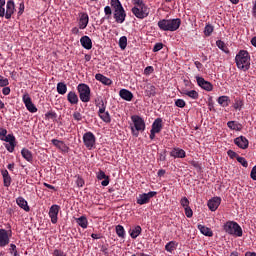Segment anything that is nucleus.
Instances as JSON below:
<instances>
[{"label": "nucleus", "instance_id": "nucleus-1", "mask_svg": "<svg viewBox=\"0 0 256 256\" xmlns=\"http://www.w3.org/2000/svg\"><path fill=\"white\" fill-rule=\"evenodd\" d=\"M235 61L238 69L249 71V68L251 67V56H249L247 50H240L235 57Z\"/></svg>", "mask_w": 256, "mask_h": 256}, {"label": "nucleus", "instance_id": "nucleus-2", "mask_svg": "<svg viewBox=\"0 0 256 256\" xmlns=\"http://www.w3.org/2000/svg\"><path fill=\"white\" fill-rule=\"evenodd\" d=\"M160 31H177L181 27V18L161 19L158 21Z\"/></svg>", "mask_w": 256, "mask_h": 256}, {"label": "nucleus", "instance_id": "nucleus-3", "mask_svg": "<svg viewBox=\"0 0 256 256\" xmlns=\"http://www.w3.org/2000/svg\"><path fill=\"white\" fill-rule=\"evenodd\" d=\"M111 7L114 9V19L116 23H124L125 17L127 14L125 13V9L123 5H121V1L119 0H111Z\"/></svg>", "mask_w": 256, "mask_h": 256}, {"label": "nucleus", "instance_id": "nucleus-4", "mask_svg": "<svg viewBox=\"0 0 256 256\" xmlns=\"http://www.w3.org/2000/svg\"><path fill=\"white\" fill-rule=\"evenodd\" d=\"M131 121L134 124V127L131 128L132 135L139 137V131H145V120L138 115H133Z\"/></svg>", "mask_w": 256, "mask_h": 256}, {"label": "nucleus", "instance_id": "nucleus-5", "mask_svg": "<svg viewBox=\"0 0 256 256\" xmlns=\"http://www.w3.org/2000/svg\"><path fill=\"white\" fill-rule=\"evenodd\" d=\"M77 89L82 103H89L91 101V88H89V85L79 84Z\"/></svg>", "mask_w": 256, "mask_h": 256}, {"label": "nucleus", "instance_id": "nucleus-6", "mask_svg": "<svg viewBox=\"0 0 256 256\" xmlns=\"http://www.w3.org/2000/svg\"><path fill=\"white\" fill-rule=\"evenodd\" d=\"M224 230L229 235H236V237H243V229L236 222H227L224 226Z\"/></svg>", "mask_w": 256, "mask_h": 256}, {"label": "nucleus", "instance_id": "nucleus-7", "mask_svg": "<svg viewBox=\"0 0 256 256\" xmlns=\"http://www.w3.org/2000/svg\"><path fill=\"white\" fill-rule=\"evenodd\" d=\"M132 13L137 19H145V17L149 16V7H147V5L134 6L132 8Z\"/></svg>", "mask_w": 256, "mask_h": 256}, {"label": "nucleus", "instance_id": "nucleus-8", "mask_svg": "<svg viewBox=\"0 0 256 256\" xmlns=\"http://www.w3.org/2000/svg\"><path fill=\"white\" fill-rule=\"evenodd\" d=\"M95 141H97V139L95 138V134H93V132H86L83 135V143L86 149H93V147H95Z\"/></svg>", "mask_w": 256, "mask_h": 256}, {"label": "nucleus", "instance_id": "nucleus-9", "mask_svg": "<svg viewBox=\"0 0 256 256\" xmlns=\"http://www.w3.org/2000/svg\"><path fill=\"white\" fill-rule=\"evenodd\" d=\"M22 101L29 113H37V106L33 104V100H31V96L29 95V93L23 94Z\"/></svg>", "mask_w": 256, "mask_h": 256}, {"label": "nucleus", "instance_id": "nucleus-10", "mask_svg": "<svg viewBox=\"0 0 256 256\" xmlns=\"http://www.w3.org/2000/svg\"><path fill=\"white\" fill-rule=\"evenodd\" d=\"M11 242V230L0 228V247H7Z\"/></svg>", "mask_w": 256, "mask_h": 256}, {"label": "nucleus", "instance_id": "nucleus-11", "mask_svg": "<svg viewBox=\"0 0 256 256\" xmlns=\"http://www.w3.org/2000/svg\"><path fill=\"white\" fill-rule=\"evenodd\" d=\"M155 195H157V192L155 191H150L148 193L140 194L136 202L138 205H147V203H149V201H151V199H153Z\"/></svg>", "mask_w": 256, "mask_h": 256}, {"label": "nucleus", "instance_id": "nucleus-12", "mask_svg": "<svg viewBox=\"0 0 256 256\" xmlns=\"http://www.w3.org/2000/svg\"><path fill=\"white\" fill-rule=\"evenodd\" d=\"M59 209H61V207L57 204H54L50 207L49 209V217L51 219V223H53V225L57 224L58 221V216H59Z\"/></svg>", "mask_w": 256, "mask_h": 256}, {"label": "nucleus", "instance_id": "nucleus-13", "mask_svg": "<svg viewBox=\"0 0 256 256\" xmlns=\"http://www.w3.org/2000/svg\"><path fill=\"white\" fill-rule=\"evenodd\" d=\"M197 85L204 89V91H211L213 89V84L211 82L205 80V78L196 76Z\"/></svg>", "mask_w": 256, "mask_h": 256}, {"label": "nucleus", "instance_id": "nucleus-14", "mask_svg": "<svg viewBox=\"0 0 256 256\" xmlns=\"http://www.w3.org/2000/svg\"><path fill=\"white\" fill-rule=\"evenodd\" d=\"M105 109V103L102 101V107L99 108L98 115L104 123H109L111 121V115H109V112H106Z\"/></svg>", "mask_w": 256, "mask_h": 256}, {"label": "nucleus", "instance_id": "nucleus-15", "mask_svg": "<svg viewBox=\"0 0 256 256\" xmlns=\"http://www.w3.org/2000/svg\"><path fill=\"white\" fill-rule=\"evenodd\" d=\"M144 93L146 97H155L157 95V87L151 83H146L144 85Z\"/></svg>", "mask_w": 256, "mask_h": 256}, {"label": "nucleus", "instance_id": "nucleus-16", "mask_svg": "<svg viewBox=\"0 0 256 256\" xmlns=\"http://www.w3.org/2000/svg\"><path fill=\"white\" fill-rule=\"evenodd\" d=\"M234 143L239 149H247L249 147V140L245 136L235 138Z\"/></svg>", "mask_w": 256, "mask_h": 256}, {"label": "nucleus", "instance_id": "nucleus-17", "mask_svg": "<svg viewBox=\"0 0 256 256\" xmlns=\"http://www.w3.org/2000/svg\"><path fill=\"white\" fill-rule=\"evenodd\" d=\"M220 205H221V197H213L208 201V209H210V211H217Z\"/></svg>", "mask_w": 256, "mask_h": 256}, {"label": "nucleus", "instance_id": "nucleus-18", "mask_svg": "<svg viewBox=\"0 0 256 256\" xmlns=\"http://www.w3.org/2000/svg\"><path fill=\"white\" fill-rule=\"evenodd\" d=\"M170 156L174 157V159H185V157H187V153L181 148H174L170 152Z\"/></svg>", "mask_w": 256, "mask_h": 256}, {"label": "nucleus", "instance_id": "nucleus-19", "mask_svg": "<svg viewBox=\"0 0 256 256\" xmlns=\"http://www.w3.org/2000/svg\"><path fill=\"white\" fill-rule=\"evenodd\" d=\"M78 25L79 29H87V25H89V14L85 12L81 13Z\"/></svg>", "mask_w": 256, "mask_h": 256}, {"label": "nucleus", "instance_id": "nucleus-20", "mask_svg": "<svg viewBox=\"0 0 256 256\" xmlns=\"http://www.w3.org/2000/svg\"><path fill=\"white\" fill-rule=\"evenodd\" d=\"M13 13H15V2H13V0H9L6 4L5 19H11Z\"/></svg>", "mask_w": 256, "mask_h": 256}, {"label": "nucleus", "instance_id": "nucleus-21", "mask_svg": "<svg viewBox=\"0 0 256 256\" xmlns=\"http://www.w3.org/2000/svg\"><path fill=\"white\" fill-rule=\"evenodd\" d=\"M52 145L54 147H57V149H60V151H64V153H67L69 151V148L65 142L58 140V139H52L51 140Z\"/></svg>", "mask_w": 256, "mask_h": 256}, {"label": "nucleus", "instance_id": "nucleus-22", "mask_svg": "<svg viewBox=\"0 0 256 256\" xmlns=\"http://www.w3.org/2000/svg\"><path fill=\"white\" fill-rule=\"evenodd\" d=\"M80 43H81L82 47L84 49H87L88 51L90 49H93V41L91 40V38H89V36H82L80 38Z\"/></svg>", "mask_w": 256, "mask_h": 256}, {"label": "nucleus", "instance_id": "nucleus-23", "mask_svg": "<svg viewBox=\"0 0 256 256\" xmlns=\"http://www.w3.org/2000/svg\"><path fill=\"white\" fill-rule=\"evenodd\" d=\"M16 203L18 205V207H20V209H23L26 212L31 211V208L29 207V204L27 203V200H25V198L23 197H18L16 199Z\"/></svg>", "mask_w": 256, "mask_h": 256}, {"label": "nucleus", "instance_id": "nucleus-24", "mask_svg": "<svg viewBox=\"0 0 256 256\" xmlns=\"http://www.w3.org/2000/svg\"><path fill=\"white\" fill-rule=\"evenodd\" d=\"M95 79L96 81H100V83H102L103 85H107V86L113 85V80H111L107 76H104L101 73L96 74Z\"/></svg>", "mask_w": 256, "mask_h": 256}, {"label": "nucleus", "instance_id": "nucleus-25", "mask_svg": "<svg viewBox=\"0 0 256 256\" xmlns=\"http://www.w3.org/2000/svg\"><path fill=\"white\" fill-rule=\"evenodd\" d=\"M97 180L102 181V187H107V185H109V176L105 175L103 170H99V172L97 173Z\"/></svg>", "mask_w": 256, "mask_h": 256}, {"label": "nucleus", "instance_id": "nucleus-26", "mask_svg": "<svg viewBox=\"0 0 256 256\" xmlns=\"http://www.w3.org/2000/svg\"><path fill=\"white\" fill-rule=\"evenodd\" d=\"M119 96L121 97V99H123L124 101H133V94L131 91L127 90V89H121L119 91Z\"/></svg>", "mask_w": 256, "mask_h": 256}, {"label": "nucleus", "instance_id": "nucleus-27", "mask_svg": "<svg viewBox=\"0 0 256 256\" xmlns=\"http://www.w3.org/2000/svg\"><path fill=\"white\" fill-rule=\"evenodd\" d=\"M161 129H163V119L157 118L152 124L151 131L161 133Z\"/></svg>", "mask_w": 256, "mask_h": 256}, {"label": "nucleus", "instance_id": "nucleus-28", "mask_svg": "<svg viewBox=\"0 0 256 256\" xmlns=\"http://www.w3.org/2000/svg\"><path fill=\"white\" fill-rule=\"evenodd\" d=\"M1 175L3 177V185L4 187H11V175H9V171L1 170Z\"/></svg>", "mask_w": 256, "mask_h": 256}, {"label": "nucleus", "instance_id": "nucleus-29", "mask_svg": "<svg viewBox=\"0 0 256 256\" xmlns=\"http://www.w3.org/2000/svg\"><path fill=\"white\" fill-rule=\"evenodd\" d=\"M67 101L71 105H77L79 103V96H77V93L70 91L67 95Z\"/></svg>", "mask_w": 256, "mask_h": 256}, {"label": "nucleus", "instance_id": "nucleus-30", "mask_svg": "<svg viewBox=\"0 0 256 256\" xmlns=\"http://www.w3.org/2000/svg\"><path fill=\"white\" fill-rule=\"evenodd\" d=\"M21 155L26 161H28V163L33 162V153L29 151V149L23 148L21 150Z\"/></svg>", "mask_w": 256, "mask_h": 256}, {"label": "nucleus", "instance_id": "nucleus-31", "mask_svg": "<svg viewBox=\"0 0 256 256\" xmlns=\"http://www.w3.org/2000/svg\"><path fill=\"white\" fill-rule=\"evenodd\" d=\"M198 229L200 233H202V235H205L206 237H213V231L211 230V228L199 224Z\"/></svg>", "mask_w": 256, "mask_h": 256}, {"label": "nucleus", "instance_id": "nucleus-32", "mask_svg": "<svg viewBox=\"0 0 256 256\" xmlns=\"http://www.w3.org/2000/svg\"><path fill=\"white\" fill-rule=\"evenodd\" d=\"M183 95H186V97H190V99L197 100L199 99V92L196 90H182L181 92Z\"/></svg>", "mask_w": 256, "mask_h": 256}, {"label": "nucleus", "instance_id": "nucleus-33", "mask_svg": "<svg viewBox=\"0 0 256 256\" xmlns=\"http://www.w3.org/2000/svg\"><path fill=\"white\" fill-rule=\"evenodd\" d=\"M227 127L229 129H231L232 131H241V129H243V125H241L240 123H237L235 121H228Z\"/></svg>", "mask_w": 256, "mask_h": 256}, {"label": "nucleus", "instance_id": "nucleus-34", "mask_svg": "<svg viewBox=\"0 0 256 256\" xmlns=\"http://www.w3.org/2000/svg\"><path fill=\"white\" fill-rule=\"evenodd\" d=\"M217 103H219L222 107H229L231 99L229 98V96H220L217 99Z\"/></svg>", "mask_w": 256, "mask_h": 256}, {"label": "nucleus", "instance_id": "nucleus-35", "mask_svg": "<svg viewBox=\"0 0 256 256\" xmlns=\"http://www.w3.org/2000/svg\"><path fill=\"white\" fill-rule=\"evenodd\" d=\"M141 231H142L141 226L134 227L129 231L130 237L132 239H137L141 235Z\"/></svg>", "mask_w": 256, "mask_h": 256}, {"label": "nucleus", "instance_id": "nucleus-36", "mask_svg": "<svg viewBox=\"0 0 256 256\" xmlns=\"http://www.w3.org/2000/svg\"><path fill=\"white\" fill-rule=\"evenodd\" d=\"M179 243H177V241H170L165 245V250L168 253H171L172 251H175V249H177Z\"/></svg>", "mask_w": 256, "mask_h": 256}, {"label": "nucleus", "instance_id": "nucleus-37", "mask_svg": "<svg viewBox=\"0 0 256 256\" xmlns=\"http://www.w3.org/2000/svg\"><path fill=\"white\" fill-rule=\"evenodd\" d=\"M76 223H78V225L80 227H82V229H87L89 222L87 221V217L85 216H81L79 218L76 219Z\"/></svg>", "mask_w": 256, "mask_h": 256}, {"label": "nucleus", "instance_id": "nucleus-38", "mask_svg": "<svg viewBox=\"0 0 256 256\" xmlns=\"http://www.w3.org/2000/svg\"><path fill=\"white\" fill-rule=\"evenodd\" d=\"M57 93H59V95H65V93H67V84L59 82L57 84Z\"/></svg>", "mask_w": 256, "mask_h": 256}, {"label": "nucleus", "instance_id": "nucleus-39", "mask_svg": "<svg viewBox=\"0 0 256 256\" xmlns=\"http://www.w3.org/2000/svg\"><path fill=\"white\" fill-rule=\"evenodd\" d=\"M233 108L236 111H241V109L243 108V100H241V98H236L235 102H234V105H233Z\"/></svg>", "mask_w": 256, "mask_h": 256}, {"label": "nucleus", "instance_id": "nucleus-40", "mask_svg": "<svg viewBox=\"0 0 256 256\" xmlns=\"http://www.w3.org/2000/svg\"><path fill=\"white\" fill-rule=\"evenodd\" d=\"M0 141H5V143H15L17 140L15 138V135L8 134L4 138H2Z\"/></svg>", "mask_w": 256, "mask_h": 256}, {"label": "nucleus", "instance_id": "nucleus-41", "mask_svg": "<svg viewBox=\"0 0 256 256\" xmlns=\"http://www.w3.org/2000/svg\"><path fill=\"white\" fill-rule=\"evenodd\" d=\"M119 47L122 50L127 49V37L126 36H122L119 39Z\"/></svg>", "mask_w": 256, "mask_h": 256}, {"label": "nucleus", "instance_id": "nucleus-42", "mask_svg": "<svg viewBox=\"0 0 256 256\" xmlns=\"http://www.w3.org/2000/svg\"><path fill=\"white\" fill-rule=\"evenodd\" d=\"M116 234L118 237H121L122 239L125 238V228L121 225L116 226Z\"/></svg>", "mask_w": 256, "mask_h": 256}, {"label": "nucleus", "instance_id": "nucleus-43", "mask_svg": "<svg viewBox=\"0 0 256 256\" xmlns=\"http://www.w3.org/2000/svg\"><path fill=\"white\" fill-rule=\"evenodd\" d=\"M214 28L213 25L207 24L204 28V35L206 37H211V33H213Z\"/></svg>", "mask_w": 256, "mask_h": 256}, {"label": "nucleus", "instance_id": "nucleus-44", "mask_svg": "<svg viewBox=\"0 0 256 256\" xmlns=\"http://www.w3.org/2000/svg\"><path fill=\"white\" fill-rule=\"evenodd\" d=\"M9 253L12 256H21V254H19V251H17V245L15 244H10Z\"/></svg>", "mask_w": 256, "mask_h": 256}, {"label": "nucleus", "instance_id": "nucleus-45", "mask_svg": "<svg viewBox=\"0 0 256 256\" xmlns=\"http://www.w3.org/2000/svg\"><path fill=\"white\" fill-rule=\"evenodd\" d=\"M5 147L9 153H13L15 151V147H17V141L16 142H8L5 144Z\"/></svg>", "mask_w": 256, "mask_h": 256}, {"label": "nucleus", "instance_id": "nucleus-46", "mask_svg": "<svg viewBox=\"0 0 256 256\" xmlns=\"http://www.w3.org/2000/svg\"><path fill=\"white\" fill-rule=\"evenodd\" d=\"M216 46L218 49H221V51H224V53H227V45H225V42L223 40L216 41Z\"/></svg>", "mask_w": 256, "mask_h": 256}, {"label": "nucleus", "instance_id": "nucleus-47", "mask_svg": "<svg viewBox=\"0 0 256 256\" xmlns=\"http://www.w3.org/2000/svg\"><path fill=\"white\" fill-rule=\"evenodd\" d=\"M236 160L238 163H241L242 167H249V163L247 162V159L245 157L237 156Z\"/></svg>", "mask_w": 256, "mask_h": 256}, {"label": "nucleus", "instance_id": "nucleus-48", "mask_svg": "<svg viewBox=\"0 0 256 256\" xmlns=\"http://www.w3.org/2000/svg\"><path fill=\"white\" fill-rule=\"evenodd\" d=\"M104 13H105L107 19H111V15H113V11L111 10L110 6H106L104 8Z\"/></svg>", "mask_w": 256, "mask_h": 256}, {"label": "nucleus", "instance_id": "nucleus-49", "mask_svg": "<svg viewBox=\"0 0 256 256\" xmlns=\"http://www.w3.org/2000/svg\"><path fill=\"white\" fill-rule=\"evenodd\" d=\"M180 205L185 209L187 207H189V199L187 197H183L180 200Z\"/></svg>", "mask_w": 256, "mask_h": 256}, {"label": "nucleus", "instance_id": "nucleus-50", "mask_svg": "<svg viewBox=\"0 0 256 256\" xmlns=\"http://www.w3.org/2000/svg\"><path fill=\"white\" fill-rule=\"evenodd\" d=\"M9 85V79L0 76V87H7Z\"/></svg>", "mask_w": 256, "mask_h": 256}, {"label": "nucleus", "instance_id": "nucleus-51", "mask_svg": "<svg viewBox=\"0 0 256 256\" xmlns=\"http://www.w3.org/2000/svg\"><path fill=\"white\" fill-rule=\"evenodd\" d=\"M175 105H176V107L183 109V107H185L186 103H185V100H183V99H177L175 101Z\"/></svg>", "mask_w": 256, "mask_h": 256}, {"label": "nucleus", "instance_id": "nucleus-52", "mask_svg": "<svg viewBox=\"0 0 256 256\" xmlns=\"http://www.w3.org/2000/svg\"><path fill=\"white\" fill-rule=\"evenodd\" d=\"M185 211V215L186 217H188V219H191V217H193V210L191 209V207H186L184 208Z\"/></svg>", "mask_w": 256, "mask_h": 256}, {"label": "nucleus", "instance_id": "nucleus-53", "mask_svg": "<svg viewBox=\"0 0 256 256\" xmlns=\"http://www.w3.org/2000/svg\"><path fill=\"white\" fill-rule=\"evenodd\" d=\"M161 49H163V43H156L153 47V53H157L158 51H161Z\"/></svg>", "mask_w": 256, "mask_h": 256}, {"label": "nucleus", "instance_id": "nucleus-54", "mask_svg": "<svg viewBox=\"0 0 256 256\" xmlns=\"http://www.w3.org/2000/svg\"><path fill=\"white\" fill-rule=\"evenodd\" d=\"M227 155H228V157H230V159H237V157H239V154H237L233 150H228Z\"/></svg>", "mask_w": 256, "mask_h": 256}, {"label": "nucleus", "instance_id": "nucleus-55", "mask_svg": "<svg viewBox=\"0 0 256 256\" xmlns=\"http://www.w3.org/2000/svg\"><path fill=\"white\" fill-rule=\"evenodd\" d=\"M45 117H47V119H57V113L49 111L45 114Z\"/></svg>", "mask_w": 256, "mask_h": 256}, {"label": "nucleus", "instance_id": "nucleus-56", "mask_svg": "<svg viewBox=\"0 0 256 256\" xmlns=\"http://www.w3.org/2000/svg\"><path fill=\"white\" fill-rule=\"evenodd\" d=\"M159 161H167V150H163L159 154Z\"/></svg>", "mask_w": 256, "mask_h": 256}, {"label": "nucleus", "instance_id": "nucleus-57", "mask_svg": "<svg viewBox=\"0 0 256 256\" xmlns=\"http://www.w3.org/2000/svg\"><path fill=\"white\" fill-rule=\"evenodd\" d=\"M73 118L75 119V121H82L83 115H81L79 112L76 111L73 113Z\"/></svg>", "mask_w": 256, "mask_h": 256}, {"label": "nucleus", "instance_id": "nucleus-58", "mask_svg": "<svg viewBox=\"0 0 256 256\" xmlns=\"http://www.w3.org/2000/svg\"><path fill=\"white\" fill-rule=\"evenodd\" d=\"M134 7H143L145 6V2L143 0H133Z\"/></svg>", "mask_w": 256, "mask_h": 256}, {"label": "nucleus", "instance_id": "nucleus-59", "mask_svg": "<svg viewBox=\"0 0 256 256\" xmlns=\"http://www.w3.org/2000/svg\"><path fill=\"white\" fill-rule=\"evenodd\" d=\"M76 185L77 187H83V185H85V180H83V178L79 177L76 180Z\"/></svg>", "mask_w": 256, "mask_h": 256}, {"label": "nucleus", "instance_id": "nucleus-60", "mask_svg": "<svg viewBox=\"0 0 256 256\" xmlns=\"http://www.w3.org/2000/svg\"><path fill=\"white\" fill-rule=\"evenodd\" d=\"M7 135V129L0 127V141Z\"/></svg>", "mask_w": 256, "mask_h": 256}, {"label": "nucleus", "instance_id": "nucleus-61", "mask_svg": "<svg viewBox=\"0 0 256 256\" xmlns=\"http://www.w3.org/2000/svg\"><path fill=\"white\" fill-rule=\"evenodd\" d=\"M144 73H145V75H150V73H153V66H147L144 69Z\"/></svg>", "mask_w": 256, "mask_h": 256}, {"label": "nucleus", "instance_id": "nucleus-62", "mask_svg": "<svg viewBox=\"0 0 256 256\" xmlns=\"http://www.w3.org/2000/svg\"><path fill=\"white\" fill-rule=\"evenodd\" d=\"M190 164L192 165V167H195V169L201 170V164H199V162L191 161Z\"/></svg>", "mask_w": 256, "mask_h": 256}, {"label": "nucleus", "instance_id": "nucleus-63", "mask_svg": "<svg viewBox=\"0 0 256 256\" xmlns=\"http://www.w3.org/2000/svg\"><path fill=\"white\" fill-rule=\"evenodd\" d=\"M54 255L55 256H67L63 251L61 250H54Z\"/></svg>", "mask_w": 256, "mask_h": 256}, {"label": "nucleus", "instance_id": "nucleus-64", "mask_svg": "<svg viewBox=\"0 0 256 256\" xmlns=\"http://www.w3.org/2000/svg\"><path fill=\"white\" fill-rule=\"evenodd\" d=\"M252 15L256 18V0L254 2L253 8H252Z\"/></svg>", "mask_w": 256, "mask_h": 256}]
</instances>
